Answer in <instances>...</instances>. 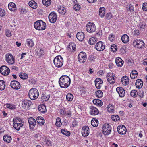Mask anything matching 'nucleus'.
Returning <instances> with one entry per match:
<instances>
[{
    "label": "nucleus",
    "instance_id": "nucleus-1",
    "mask_svg": "<svg viewBox=\"0 0 147 147\" xmlns=\"http://www.w3.org/2000/svg\"><path fill=\"white\" fill-rule=\"evenodd\" d=\"M59 84L62 88H66L70 85L71 80L69 77L66 75L62 76L59 79Z\"/></svg>",
    "mask_w": 147,
    "mask_h": 147
},
{
    "label": "nucleus",
    "instance_id": "nucleus-2",
    "mask_svg": "<svg viewBox=\"0 0 147 147\" xmlns=\"http://www.w3.org/2000/svg\"><path fill=\"white\" fill-rule=\"evenodd\" d=\"M34 28L38 30H43L46 28V24L45 22L41 20L36 22L34 24Z\"/></svg>",
    "mask_w": 147,
    "mask_h": 147
},
{
    "label": "nucleus",
    "instance_id": "nucleus-3",
    "mask_svg": "<svg viewBox=\"0 0 147 147\" xmlns=\"http://www.w3.org/2000/svg\"><path fill=\"white\" fill-rule=\"evenodd\" d=\"M30 98L32 100L36 99L39 96V92L37 89L35 88L31 89L28 93Z\"/></svg>",
    "mask_w": 147,
    "mask_h": 147
},
{
    "label": "nucleus",
    "instance_id": "nucleus-4",
    "mask_svg": "<svg viewBox=\"0 0 147 147\" xmlns=\"http://www.w3.org/2000/svg\"><path fill=\"white\" fill-rule=\"evenodd\" d=\"M63 62V59L61 56H56L53 60V62L55 66L58 68H60L62 66Z\"/></svg>",
    "mask_w": 147,
    "mask_h": 147
},
{
    "label": "nucleus",
    "instance_id": "nucleus-5",
    "mask_svg": "<svg viewBox=\"0 0 147 147\" xmlns=\"http://www.w3.org/2000/svg\"><path fill=\"white\" fill-rule=\"evenodd\" d=\"M102 132L105 135H109L111 132V128L108 124H105L102 127Z\"/></svg>",
    "mask_w": 147,
    "mask_h": 147
},
{
    "label": "nucleus",
    "instance_id": "nucleus-6",
    "mask_svg": "<svg viewBox=\"0 0 147 147\" xmlns=\"http://www.w3.org/2000/svg\"><path fill=\"white\" fill-rule=\"evenodd\" d=\"M134 46L137 48H142L145 47V45L143 41L141 40H136L133 42Z\"/></svg>",
    "mask_w": 147,
    "mask_h": 147
},
{
    "label": "nucleus",
    "instance_id": "nucleus-7",
    "mask_svg": "<svg viewBox=\"0 0 147 147\" xmlns=\"http://www.w3.org/2000/svg\"><path fill=\"white\" fill-rule=\"evenodd\" d=\"M96 27L94 23L88 22L86 27V30L88 32L92 33L95 31Z\"/></svg>",
    "mask_w": 147,
    "mask_h": 147
},
{
    "label": "nucleus",
    "instance_id": "nucleus-8",
    "mask_svg": "<svg viewBox=\"0 0 147 147\" xmlns=\"http://www.w3.org/2000/svg\"><path fill=\"white\" fill-rule=\"evenodd\" d=\"M78 61L80 63H84L87 59L86 55L83 52H80L78 55Z\"/></svg>",
    "mask_w": 147,
    "mask_h": 147
},
{
    "label": "nucleus",
    "instance_id": "nucleus-9",
    "mask_svg": "<svg viewBox=\"0 0 147 147\" xmlns=\"http://www.w3.org/2000/svg\"><path fill=\"white\" fill-rule=\"evenodd\" d=\"M105 47V45L104 43L101 41L98 42L96 45V49L99 51H103Z\"/></svg>",
    "mask_w": 147,
    "mask_h": 147
},
{
    "label": "nucleus",
    "instance_id": "nucleus-10",
    "mask_svg": "<svg viewBox=\"0 0 147 147\" xmlns=\"http://www.w3.org/2000/svg\"><path fill=\"white\" fill-rule=\"evenodd\" d=\"M10 71L9 69L6 66H2L0 68V72L3 75H7Z\"/></svg>",
    "mask_w": 147,
    "mask_h": 147
},
{
    "label": "nucleus",
    "instance_id": "nucleus-11",
    "mask_svg": "<svg viewBox=\"0 0 147 147\" xmlns=\"http://www.w3.org/2000/svg\"><path fill=\"white\" fill-rule=\"evenodd\" d=\"M118 133L121 134H125L126 133L127 129L123 125H120L117 128Z\"/></svg>",
    "mask_w": 147,
    "mask_h": 147
},
{
    "label": "nucleus",
    "instance_id": "nucleus-12",
    "mask_svg": "<svg viewBox=\"0 0 147 147\" xmlns=\"http://www.w3.org/2000/svg\"><path fill=\"white\" fill-rule=\"evenodd\" d=\"M107 81L110 84H113L115 82V78H114L113 74L112 73H109L107 74Z\"/></svg>",
    "mask_w": 147,
    "mask_h": 147
},
{
    "label": "nucleus",
    "instance_id": "nucleus-13",
    "mask_svg": "<svg viewBox=\"0 0 147 147\" xmlns=\"http://www.w3.org/2000/svg\"><path fill=\"white\" fill-rule=\"evenodd\" d=\"M6 60L9 64H13L14 63V57L11 54L7 55L6 56Z\"/></svg>",
    "mask_w": 147,
    "mask_h": 147
},
{
    "label": "nucleus",
    "instance_id": "nucleus-14",
    "mask_svg": "<svg viewBox=\"0 0 147 147\" xmlns=\"http://www.w3.org/2000/svg\"><path fill=\"white\" fill-rule=\"evenodd\" d=\"M28 121L30 129H33L36 125V121L33 117H31L28 119Z\"/></svg>",
    "mask_w": 147,
    "mask_h": 147
},
{
    "label": "nucleus",
    "instance_id": "nucleus-15",
    "mask_svg": "<svg viewBox=\"0 0 147 147\" xmlns=\"http://www.w3.org/2000/svg\"><path fill=\"white\" fill-rule=\"evenodd\" d=\"M11 86L15 89H19L20 87V83L17 81L13 80L11 82Z\"/></svg>",
    "mask_w": 147,
    "mask_h": 147
},
{
    "label": "nucleus",
    "instance_id": "nucleus-16",
    "mask_svg": "<svg viewBox=\"0 0 147 147\" xmlns=\"http://www.w3.org/2000/svg\"><path fill=\"white\" fill-rule=\"evenodd\" d=\"M49 18L51 23H54L57 20V16L54 12H52L49 15Z\"/></svg>",
    "mask_w": 147,
    "mask_h": 147
},
{
    "label": "nucleus",
    "instance_id": "nucleus-17",
    "mask_svg": "<svg viewBox=\"0 0 147 147\" xmlns=\"http://www.w3.org/2000/svg\"><path fill=\"white\" fill-rule=\"evenodd\" d=\"M89 134V128L86 126L83 127L82 131V135L84 137L87 136Z\"/></svg>",
    "mask_w": 147,
    "mask_h": 147
},
{
    "label": "nucleus",
    "instance_id": "nucleus-18",
    "mask_svg": "<svg viewBox=\"0 0 147 147\" xmlns=\"http://www.w3.org/2000/svg\"><path fill=\"white\" fill-rule=\"evenodd\" d=\"M23 125V123H20L19 121H13V126L14 128L17 130H20V127H22Z\"/></svg>",
    "mask_w": 147,
    "mask_h": 147
},
{
    "label": "nucleus",
    "instance_id": "nucleus-19",
    "mask_svg": "<svg viewBox=\"0 0 147 147\" xmlns=\"http://www.w3.org/2000/svg\"><path fill=\"white\" fill-rule=\"evenodd\" d=\"M90 113L91 115H98L99 111L96 107L92 106L90 107Z\"/></svg>",
    "mask_w": 147,
    "mask_h": 147
},
{
    "label": "nucleus",
    "instance_id": "nucleus-20",
    "mask_svg": "<svg viewBox=\"0 0 147 147\" xmlns=\"http://www.w3.org/2000/svg\"><path fill=\"white\" fill-rule=\"evenodd\" d=\"M31 102L30 100H24L22 102V107L25 109L26 108H28L31 105Z\"/></svg>",
    "mask_w": 147,
    "mask_h": 147
},
{
    "label": "nucleus",
    "instance_id": "nucleus-21",
    "mask_svg": "<svg viewBox=\"0 0 147 147\" xmlns=\"http://www.w3.org/2000/svg\"><path fill=\"white\" fill-rule=\"evenodd\" d=\"M116 90L120 97H123L125 96V92L122 87H117Z\"/></svg>",
    "mask_w": 147,
    "mask_h": 147
},
{
    "label": "nucleus",
    "instance_id": "nucleus-22",
    "mask_svg": "<svg viewBox=\"0 0 147 147\" xmlns=\"http://www.w3.org/2000/svg\"><path fill=\"white\" fill-rule=\"evenodd\" d=\"M95 85L98 89H100L101 87V84L103 83V81L100 78H96L95 80Z\"/></svg>",
    "mask_w": 147,
    "mask_h": 147
},
{
    "label": "nucleus",
    "instance_id": "nucleus-23",
    "mask_svg": "<svg viewBox=\"0 0 147 147\" xmlns=\"http://www.w3.org/2000/svg\"><path fill=\"white\" fill-rule=\"evenodd\" d=\"M76 37L79 41H82L85 38L84 34L82 32H79L77 34Z\"/></svg>",
    "mask_w": 147,
    "mask_h": 147
},
{
    "label": "nucleus",
    "instance_id": "nucleus-24",
    "mask_svg": "<svg viewBox=\"0 0 147 147\" xmlns=\"http://www.w3.org/2000/svg\"><path fill=\"white\" fill-rule=\"evenodd\" d=\"M76 47V45L74 43H71L68 46V50L71 52L75 51Z\"/></svg>",
    "mask_w": 147,
    "mask_h": 147
},
{
    "label": "nucleus",
    "instance_id": "nucleus-25",
    "mask_svg": "<svg viewBox=\"0 0 147 147\" xmlns=\"http://www.w3.org/2000/svg\"><path fill=\"white\" fill-rule=\"evenodd\" d=\"M121 81L122 84L125 86L127 85L129 83V79L126 76H124L122 77Z\"/></svg>",
    "mask_w": 147,
    "mask_h": 147
},
{
    "label": "nucleus",
    "instance_id": "nucleus-26",
    "mask_svg": "<svg viewBox=\"0 0 147 147\" xmlns=\"http://www.w3.org/2000/svg\"><path fill=\"white\" fill-rule=\"evenodd\" d=\"M135 85L137 88L140 89L141 88L143 85V82L141 79H137Z\"/></svg>",
    "mask_w": 147,
    "mask_h": 147
},
{
    "label": "nucleus",
    "instance_id": "nucleus-27",
    "mask_svg": "<svg viewBox=\"0 0 147 147\" xmlns=\"http://www.w3.org/2000/svg\"><path fill=\"white\" fill-rule=\"evenodd\" d=\"M115 63L117 66L120 67L123 65L124 61L121 58L118 57L116 59Z\"/></svg>",
    "mask_w": 147,
    "mask_h": 147
},
{
    "label": "nucleus",
    "instance_id": "nucleus-28",
    "mask_svg": "<svg viewBox=\"0 0 147 147\" xmlns=\"http://www.w3.org/2000/svg\"><path fill=\"white\" fill-rule=\"evenodd\" d=\"M39 111L42 113H44L47 111L46 106L44 105H41L38 106Z\"/></svg>",
    "mask_w": 147,
    "mask_h": 147
},
{
    "label": "nucleus",
    "instance_id": "nucleus-29",
    "mask_svg": "<svg viewBox=\"0 0 147 147\" xmlns=\"http://www.w3.org/2000/svg\"><path fill=\"white\" fill-rule=\"evenodd\" d=\"M37 123L40 125H43L44 123V120L42 117H38L36 119Z\"/></svg>",
    "mask_w": 147,
    "mask_h": 147
},
{
    "label": "nucleus",
    "instance_id": "nucleus-30",
    "mask_svg": "<svg viewBox=\"0 0 147 147\" xmlns=\"http://www.w3.org/2000/svg\"><path fill=\"white\" fill-rule=\"evenodd\" d=\"M29 5L32 8L36 9L37 7V4L34 0H31L29 2Z\"/></svg>",
    "mask_w": 147,
    "mask_h": 147
},
{
    "label": "nucleus",
    "instance_id": "nucleus-31",
    "mask_svg": "<svg viewBox=\"0 0 147 147\" xmlns=\"http://www.w3.org/2000/svg\"><path fill=\"white\" fill-rule=\"evenodd\" d=\"M11 137L8 135H5L3 137V139L5 142L7 143H10L11 140Z\"/></svg>",
    "mask_w": 147,
    "mask_h": 147
},
{
    "label": "nucleus",
    "instance_id": "nucleus-32",
    "mask_svg": "<svg viewBox=\"0 0 147 147\" xmlns=\"http://www.w3.org/2000/svg\"><path fill=\"white\" fill-rule=\"evenodd\" d=\"M121 40L124 43H127L129 41V37L126 34H124L121 37Z\"/></svg>",
    "mask_w": 147,
    "mask_h": 147
},
{
    "label": "nucleus",
    "instance_id": "nucleus-33",
    "mask_svg": "<svg viewBox=\"0 0 147 147\" xmlns=\"http://www.w3.org/2000/svg\"><path fill=\"white\" fill-rule=\"evenodd\" d=\"M8 7L10 10L14 11L15 10L16 5L14 3L10 2L8 4Z\"/></svg>",
    "mask_w": 147,
    "mask_h": 147
},
{
    "label": "nucleus",
    "instance_id": "nucleus-34",
    "mask_svg": "<svg viewBox=\"0 0 147 147\" xmlns=\"http://www.w3.org/2000/svg\"><path fill=\"white\" fill-rule=\"evenodd\" d=\"M27 45L28 47H32L34 45V43L32 39H28L26 41Z\"/></svg>",
    "mask_w": 147,
    "mask_h": 147
},
{
    "label": "nucleus",
    "instance_id": "nucleus-35",
    "mask_svg": "<svg viewBox=\"0 0 147 147\" xmlns=\"http://www.w3.org/2000/svg\"><path fill=\"white\" fill-rule=\"evenodd\" d=\"M98 124V120L95 118H93L91 121V124L94 127L97 126Z\"/></svg>",
    "mask_w": 147,
    "mask_h": 147
},
{
    "label": "nucleus",
    "instance_id": "nucleus-36",
    "mask_svg": "<svg viewBox=\"0 0 147 147\" xmlns=\"http://www.w3.org/2000/svg\"><path fill=\"white\" fill-rule=\"evenodd\" d=\"M105 9L104 7H100L99 9V14L101 17H104L105 14Z\"/></svg>",
    "mask_w": 147,
    "mask_h": 147
},
{
    "label": "nucleus",
    "instance_id": "nucleus-37",
    "mask_svg": "<svg viewBox=\"0 0 147 147\" xmlns=\"http://www.w3.org/2000/svg\"><path fill=\"white\" fill-rule=\"evenodd\" d=\"M50 95H47L46 93L42 94L41 98L44 101H46L49 99Z\"/></svg>",
    "mask_w": 147,
    "mask_h": 147
},
{
    "label": "nucleus",
    "instance_id": "nucleus-38",
    "mask_svg": "<svg viewBox=\"0 0 147 147\" xmlns=\"http://www.w3.org/2000/svg\"><path fill=\"white\" fill-rule=\"evenodd\" d=\"M93 103L99 106H101L102 105V102L99 99H94L93 101Z\"/></svg>",
    "mask_w": 147,
    "mask_h": 147
},
{
    "label": "nucleus",
    "instance_id": "nucleus-39",
    "mask_svg": "<svg viewBox=\"0 0 147 147\" xmlns=\"http://www.w3.org/2000/svg\"><path fill=\"white\" fill-rule=\"evenodd\" d=\"M137 74L138 73L137 71L135 70H134L130 74V77L132 79H135L137 77Z\"/></svg>",
    "mask_w": 147,
    "mask_h": 147
},
{
    "label": "nucleus",
    "instance_id": "nucleus-40",
    "mask_svg": "<svg viewBox=\"0 0 147 147\" xmlns=\"http://www.w3.org/2000/svg\"><path fill=\"white\" fill-rule=\"evenodd\" d=\"M5 86V83L3 80H0V90H3L4 89Z\"/></svg>",
    "mask_w": 147,
    "mask_h": 147
},
{
    "label": "nucleus",
    "instance_id": "nucleus-41",
    "mask_svg": "<svg viewBox=\"0 0 147 147\" xmlns=\"http://www.w3.org/2000/svg\"><path fill=\"white\" fill-rule=\"evenodd\" d=\"M58 11L60 13L63 15H64L66 12V10L65 8H64L63 6H60L58 9Z\"/></svg>",
    "mask_w": 147,
    "mask_h": 147
},
{
    "label": "nucleus",
    "instance_id": "nucleus-42",
    "mask_svg": "<svg viewBox=\"0 0 147 147\" xmlns=\"http://www.w3.org/2000/svg\"><path fill=\"white\" fill-rule=\"evenodd\" d=\"M97 39L94 37H92L90 38L89 43L91 45H93L96 42Z\"/></svg>",
    "mask_w": 147,
    "mask_h": 147
},
{
    "label": "nucleus",
    "instance_id": "nucleus-43",
    "mask_svg": "<svg viewBox=\"0 0 147 147\" xmlns=\"http://www.w3.org/2000/svg\"><path fill=\"white\" fill-rule=\"evenodd\" d=\"M126 9L127 10L130 11V12H132L134 11V7L131 4L127 5V7H126Z\"/></svg>",
    "mask_w": 147,
    "mask_h": 147
},
{
    "label": "nucleus",
    "instance_id": "nucleus-44",
    "mask_svg": "<svg viewBox=\"0 0 147 147\" xmlns=\"http://www.w3.org/2000/svg\"><path fill=\"white\" fill-rule=\"evenodd\" d=\"M20 78L22 79H26L28 78V75L26 73H20L19 75Z\"/></svg>",
    "mask_w": 147,
    "mask_h": 147
},
{
    "label": "nucleus",
    "instance_id": "nucleus-45",
    "mask_svg": "<svg viewBox=\"0 0 147 147\" xmlns=\"http://www.w3.org/2000/svg\"><path fill=\"white\" fill-rule=\"evenodd\" d=\"M51 1V0H42L43 4L46 7H48L50 5Z\"/></svg>",
    "mask_w": 147,
    "mask_h": 147
},
{
    "label": "nucleus",
    "instance_id": "nucleus-46",
    "mask_svg": "<svg viewBox=\"0 0 147 147\" xmlns=\"http://www.w3.org/2000/svg\"><path fill=\"white\" fill-rule=\"evenodd\" d=\"M138 94V92L136 90H133L130 92L131 96L134 97H136Z\"/></svg>",
    "mask_w": 147,
    "mask_h": 147
},
{
    "label": "nucleus",
    "instance_id": "nucleus-47",
    "mask_svg": "<svg viewBox=\"0 0 147 147\" xmlns=\"http://www.w3.org/2000/svg\"><path fill=\"white\" fill-rule=\"evenodd\" d=\"M66 97L67 100L69 101H71L72 100L74 96L71 93H68L67 94Z\"/></svg>",
    "mask_w": 147,
    "mask_h": 147
},
{
    "label": "nucleus",
    "instance_id": "nucleus-48",
    "mask_svg": "<svg viewBox=\"0 0 147 147\" xmlns=\"http://www.w3.org/2000/svg\"><path fill=\"white\" fill-rule=\"evenodd\" d=\"M6 107L8 108L11 109H14L16 108L15 105L11 104H6Z\"/></svg>",
    "mask_w": 147,
    "mask_h": 147
},
{
    "label": "nucleus",
    "instance_id": "nucleus-49",
    "mask_svg": "<svg viewBox=\"0 0 147 147\" xmlns=\"http://www.w3.org/2000/svg\"><path fill=\"white\" fill-rule=\"evenodd\" d=\"M55 125L56 126L58 127H60L62 123L61 122V119L59 118L58 117L57 118Z\"/></svg>",
    "mask_w": 147,
    "mask_h": 147
},
{
    "label": "nucleus",
    "instance_id": "nucleus-50",
    "mask_svg": "<svg viewBox=\"0 0 147 147\" xmlns=\"http://www.w3.org/2000/svg\"><path fill=\"white\" fill-rule=\"evenodd\" d=\"M107 111L110 113L113 112L114 111L113 107L111 105L109 104L107 107Z\"/></svg>",
    "mask_w": 147,
    "mask_h": 147
},
{
    "label": "nucleus",
    "instance_id": "nucleus-51",
    "mask_svg": "<svg viewBox=\"0 0 147 147\" xmlns=\"http://www.w3.org/2000/svg\"><path fill=\"white\" fill-rule=\"evenodd\" d=\"M96 96L98 97H101L103 96V94L102 92L100 90H98L96 91Z\"/></svg>",
    "mask_w": 147,
    "mask_h": 147
},
{
    "label": "nucleus",
    "instance_id": "nucleus-52",
    "mask_svg": "<svg viewBox=\"0 0 147 147\" xmlns=\"http://www.w3.org/2000/svg\"><path fill=\"white\" fill-rule=\"evenodd\" d=\"M111 119L113 121H116L120 119L119 117L117 115H113L112 116Z\"/></svg>",
    "mask_w": 147,
    "mask_h": 147
},
{
    "label": "nucleus",
    "instance_id": "nucleus-53",
    "mask_svg": "<svg viewBox=\"0 0 147 147\" xmlns=\"http://www.w3.org/2000/svg\"><path fill=\"white\" fill-rule=\"evenodd\" d=\"M95 58V56L93 55H90L88 57V60L89 62H91L92 61H94Z\"/></svg>",
    "mask_w": 147,
    "mask_h": 147
},
{
    "label": "nucleus",
    "instance_id": "nucleus-54",
    "mask_svg": "<svg viewBox=\"0 0 147 147\" xmlns=\"http://www.w3.org/2000/svg\"><path fill=\"white\" fill-rule=\"evenodd\" d=\"M61 132L64 135L69 136L70 135V133L69 131H67L65 129H62L61 130Z\"/></svg>",
    "mask_w": 147,
    "mask_h": 147
},
{
    "label": "nucleus",
    "instance_id": "nucleus-55",
    "mask_svg": "<svg viewBox=\"0 0 147 147\" xmlns=\"http://www.w3.org/2000/svg\"><path fill=\"white\" fill-rule=\"evenodd\" d=\"M19 10L22 14H25L28 12L27 9L23 8L21 7L19 9Z\"/></svg>",
    "mask_w": 147,
    "mask_h": 147
},
{
    "label": "nucleus",
    "instance_id": "nucleus-56",
    "mask_svg": "<svg viewBox=\"0 0 147 147\" xmlns=\"http://www.w3.org/2000/svg\"><path fill=\"white\" fill-rule=\"evenodd\" d=\"M117 46L113 44L111 45V49L113 51L115 52L117 50Z\"/></svg>",
    "mask_w": 147,
    "mask_h": 147
},
{
    "label": "nucleus",
    "instance_id": "nucleus-57",
    "mask_svg": "<svg viewBox=\"0 0 147 147\" xmlns=\"http://www.w3.org/2000/svg\"><path fill=\"white\" fill-rule=\"evenodd\" d=\"M74 9L76 11H79L80 8V6L78 4H75L74 6Z\"/></svg>",
    "mask_w": 147,
    "mask_h": 147
},
{
    "label": "nucleus",
    "instance_id": "nucleus-58",
    "mask_svg": "<svg viewBox=\"0 0 147 147\" xmlns=\"http://www.w3.org/2000/svg\"><path fill=\"white\" fill-rule=\"evenodd\" d=\"M5 14V11L2 9L0 8V16L3 17Z\"/></svg>",
    "mask_w": 147,
    "mask_h": 147
},
{
    "label": "nucleus",
    "instance_id": "nucleus-59",
    "mask_svg": "<svg viewBox=\"0 0 147 147\" xmlns=\"http://www.w3.org/2000/svg\"><path fill=\"white\" fill-rule=\"evenodd\" d=\"M112 17V15L110 13H107L105 16L107 20H109L111 19Z\"/></svg>",
    "mask_w": 147,
    "mask_h": 147
},
{
    "label": "nucleus",
    "instance_id": "nucleus-60",
    "mask_svg": "<svg viewBox=\"0 0 147 147\" xmlns=\"http://www.w3.org/2000/svg\"><path fill=\"white\" fill-rule=\"evenodd\" d=\"M146 25V23L144 22H142L139 24L140 28L142 29H145Z\"/></svg>",
    "mask_w": 147,
    "mask_h": 147
},
{
    "label": "nucleus",
    "instance_id": "nucleus-61",
    "mask_svg": "<svg viewBox=\"0 0 147 147\" xmlns=\"http://www.w3.org/2000/svg\"><path fill=\"white\" fill-rule=\"evenodd\" d=\"M142 9H143V10L144 11H147V3H144L143 4Z\"/></svg>",
    "mask_w": 147,
    "mask_h": 147
},
{
    "label": "nucleus",
    "instance_id": "nucleus-62",
    "mask_svg": "<svg viewBox=\"0 0 147 147\" xmlns=\"http://www.w3.org/2000/svg\"><path fill=\"white\" fill-rule=\"evenodd\" d=\"M109 39L112 42L115 40V36L114 35L112 34L110 35L109 36Z\"/></svg>",
    "mask_w": 147,
    "mask_h": 147
},
{
    "label": "nucleus",
    "instance_id": "nucleus-63",
    "mask_svg": "<svg viewBox=\"0 0 147 147\" xmlns=\"http://www.w3.org/2000/svg\"><path fill=\"white\" fill-rule=\"evenodd\" d=\"M19 121L20 123H23L24 122L23 121H22L21 119L20 118H16L15 119H14L13 120V121L14 122L15 121Z\"/></svg>",
    "mask_w": 147,
    "mask_h": 147
},
{
    "label": "nucleus",
    "instance_id": "nucleus-64",
    "mask_svg": "<svg viewBox=\"0 0 147 147\" xmlns=\"http://www.w3.org/2000/svg\"><path fill=\"white\" fill-rule=\"evenodd\" d=\"M125 48L122 47L120 49V53L121 54H123L126 53Z\"/></svg>",
    "mask_w": 147,
    "mask_h": 147
}]
</instances>
